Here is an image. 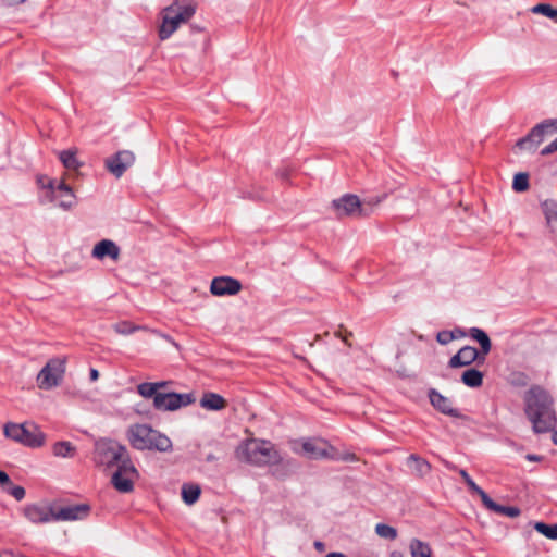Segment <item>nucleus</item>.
<instances>
[{"instance_id":"2f4dec72","label":"nucleus","mask_w":557,"mask_h":557,"mask_svg":"<svg viewBox=\"0 0 557 557\" xmlns=\"http://www.w3.org/2000/svg\"><path fill=\"white\" fill-rule=\"evenodd\" d=\"M529 174L517 173L513 177L512 189L517 193H522L529 189Z\"/></svg>"},{"instance_id":"7c9ffc66","label":"nucleus","mask_w":557,"mask_h":557,"mask_svg":"<svg viewBox=\"0 0 557 557\" xmlns=\"http://www.w3.org/2000/svg\"><path fill=\"white\" fill-rule=\"evenodd\" d=\"M531 12L545 15L550 20H557V9L548 3H539L531 9Z\"/></svg>"},{"instance_id":"dca6fc26","label":"nucleus","mask_w":557,"mask_h":557,"mask_svg":"<svg viewBox=\"0 0 557 557\" xmlns=\"http://www.w3.org/2000/svg\"><path fill=\"white\" fill-rule=\"evenodd\" d=\"M25 517L33 523H48L54 521V508L30 504L24 508Z\"/></svg>"},{"instance_id":"4be33fe9","label":"nucleus","mask_w":557,"mask_h":557,"mask_svg":"<svg viewBox=\"0 0 557 557\" xmlns=\"http://www.w3.org/2000/svg\"><path fill=\"white\" fill-rule=\"evenodd\" d=\"M226 400L216 393H205L200 399V406L207 410L219 411L226 407Z\"/></svg>"},{"instance_id":"9b49d317","label":"nucleus","mask_w":557,"mask_h":557,"mask_svg":"<svg viewBox=\"0 0 557 557\" xmlns=\"http://www.w3.org/2000/svg\"><path fill=\"white\" fill-rule=\"evenodd\" d=\"M135 162V154L131 150H120L104 161L106 169L120 178Z\"/></svg>"},{"instance_id":"39448f33","label":"nucleus","mask_w":557,"mask_h":557,"mask_svg":"<svg viewBox=\"0 0 557 557\" xmlns=\"http://www.w3.org/2000/svg\"><path fill=\"white\" fill-rule=\"evenodd\" d=\"M129 458L126 447L116 441L101 438L95 443L92 459L99 467L108 469L119 467L120 463Z\"/></svg>"},{"instance_id":"09e8293b","label":"nucleus","mask_w":557,"mask_h":557,"mask_svg":"<svg viewBox=\"0 0 557 557\" xmlns=\"http://www.w3.org/2000/svg\"><path fill=\"white\" fill-rule=\"evenodd\" d=\"M544 206L546 207V209H548V208H549V206H550L553 209H557V205H556L554 201H550V202L545 201V202H544Z\"/></svg>"},{"instance_id":"a878e982","label":"nucleus","mask_w":557,"mask_h":557,"mask_svg":"<svg viewBox=\"0 0 557 557\" xmlns=\"http://www.w3.org/2000/svg\"><path fill=\"white\" fill-rule=\"evenodd\" d=\"M52 453L55 457L72 458L76 453V447L67 441H60L53 444Z\"/></svg>"},{"instance_id":"f257e3e1","label":"nucleus","mask_w":557,"mask_h":557,"mask_svg":"<svg viewBox=\"0 0 557 557\" xmlns=\"http://www.w3.org/2000/svg\"><path fill=\"white\" fill-rule=\"evenodd\" d=\"M524 413L536 434L547 433L556 425L554 398L544 387L532 385L523 396Z\"/></svg>"},{"instance_id":"423d86ee","label":"nucleus","mask_w":557,"mask_h":557,"mask_svg":"<svg viewBox=\"0 0 557 557\" xmlns=\"http://www.w3.org/2000/svg\"><path fill=\"white\" fill-rule=\"evenodd\" d=\"M196 12L193 4L181 5L178 2L166 7L163 10L162 24L159 28V37L165 40L178 28L182 23L187 22Z\"/></svg>"},{"instance_id":"aec40b11","label":"nucleus","mask_w":557,"mask_h":557,"mask_svg":"<svg viewBox=\"0 0 557 557\" xmlns=\"http://www.w3.org/2000/svg\"><path fill=\"white\" fill-rule=\"evenodd\" d=\"M91 255L94 258L100 260L106 257L117 260L120 257V248L114 242L102 239L94 246Z\"/></svg>"},{"instance_id":"a18cd8bd","label":"nucleus","mask_w":557,"mask_h":557,"mask_svg":"<svg viewBox=\"0 0 557 557\" xmlns=\"http://www.w3.org/2000/svg\"><path fill=\"white\" fill-rule=\"evenodd\" d=\"M527 459L530 460V461H540L542 459L541 456H537V455H527Z\"/></svg>"},{"instance_id":"20e7f679","label":"nucleus","mask_w":557,"mask_h":557,"mask_svg":"<svg viewBox=\"0 0 557 557\" xmlns=\"http://www.w3.org/2000/svg\"><path fill=\"white\" fill-rule=\"evenodd\" d=\"M137 392L144 398H152L153 407L161 411H174L195 401L193 394L157 392V385L148 382L140 383Z\"/></svg>"},{"instance_id":"de8ad7c7","label":"nucleus","mask_w":557,"mask_h":557,"mask_svg":"<svg viewBox=\"0 0 557 557\" xmlns=\"http://www.w3.org/2000/svg\"><path fill=\"white\" fill-rule=\"evenodd\" d=\"M314 547L320 552L324 550V544L322 542H314Z\"/></svg>"},{"instance_id":"4c0bfd02","label":"nucleus","mask_w":557,"mask_h":557,"mask_svg":"<svg viewBox=\"0 0 557 557\" xmlns=\"http://www.w3.org/2000/svg\"><path fill=\"white\" fill-rule=\"evenodd\" d=\"M137 327L135 326H132L131 324H128L127 322H121V323H116L114 325V330L120 333V334H131L133 333Z\"/></svg>"},{"instance_id":"49530a36","label":"nucleus","mask_w":557,"mask_h":557,"mask_svg":"<svg viewBox=\"0 0 557 557\" xmlns=\"http://www.w3.org/2000/svg\"><path fill=\"white\" fill-rule=\"evenodd\" d=\"M153 384L157 385V392H159V389L164 388L168 385V382L161 381V382H154Z\"/></svg>"},{"instance_id":"f704fd0d","label":"nucleus","mask_w":557,"mask_h":557,"mask_svg":"<svg viewBox=\"0 0 557 557\" xmlns=\"http://www.w3.org/2000/svg\"><path fill=\"white\" fill-rule=\"evenodd\" d=\"M474 493L481 497L482 503L487 509L493 510L496 502H494L480 486Z\"/></svg>"},{"instance_id":"c85d7f7f","label":"nucleus","mask_w":557,"mask_h":557,"mask_svg":"<svg viewBox=\"0 0 557 557\" xmlns=\"http://www.w3.org/2000/svg\"><path fill=\"white\" fill-rule=\"evenodd\" d=\"M200 493L201 490L197 484H184L182 486V497L187 505L195 504L198 500Z\"/></svg>"},{"instance_id":"412c9836","label":"nucleus","mask_w":557,"mask_h":557,"mask_svg":"<svg viewBox=\"0 0 557 557\" xmlns=\"http://www.w3.org/2000/svg\"><path fill=\"white\" fill-rule=\"evenodd\" d=\"M0 486L3 492L13 496L16 500H22L25 497V488L14 485L9 475L2 470H0Z\"/></svg>"},{"instance_id":"f8f14e48","label":"nucleus","mask_w":557,"mask_h":557,"mask_svg":"<svg viewBox=\"0 0 557 557\" xmlns=\"http://www.w3.org/2000/svg\"><path fill=\"white\" fill-rule=\"evenodd\" d=\"M242 283L231 276L214 277L210 285V292L214 296H233L240 292Z\"/></svg>"},{"instance_id":"72a5a7b5","label":"nucleus","mask_w":557,"mask_h":557,"mask_svg":"<svg viewBox=\"0 0 557 557\" xmlns=\"http://www.w3.org/2000/svg\"><path fill=\"white\" fill-rule=\"evenodd\" d=\"M494 512L499 513L502 516H507L510 518H516L520 515V509L515 506H503L496 503L495 507L493 508Z\"/></svg>"},{"instance_id":"5701e85b","label":"nucleus","mask_w":557,"mask_h":557,"mask_svg":"<svg viewBox=\"0 0 557 557\" xmlns=\"http://www.w3.org/2000/svg\"><path fill=\"white\" fill-rule=\"evenodd\" d=\"M407 463L418 476H424L431 471V465L416 454H411L408 457Z\"/></svg>"},{"instance_id":"58836bf2","label":"nucleus","mask_w":557,"mask_h":557,"mask_svg":"<svg viewBox=\"0 0 557 557\" xmlns=\"http://www.w3.org/2000/svg\"><path fill=\"white\" fill-rule=\"evenodd\" d=\"M557 151V137L541 150V156H548Z\"/></svg>"},{"instance_id":"37998d69","label":"nucleus","mask_w":557,"mask_h":557,"mask_svg":"<svg viewBox=\"0 0 557 557\" xmlns=\"http://www.w3.org/2000/svg\"><path fill=\"white\" fill-rule=\"evenodd\" d=\"M342 460L344 461H356L357 460V456L352 453H348V454H345L343 457H342Z\"/></svg>"},{"instance_id":"2eb2a0df","label":"nucleus","mask_w":557,"mask_h":557,"mask_svg":"<svg viewBox=\"0 0 557 557\" xmlns=\"http://www.w3.org/2000/svg\"><path fill=\"white\" fill-rule=\"evenodd\" d=\"M90 507L86 504L69 505L54 509V521H75L88 516Z\"/></svg>"},{"instance_id":"bb28decb","label":"nucleus","mask_w":557,"mask_h":557,"mask_svg":"<svg viewBox=\"0 0 557 557\" xmlns=\"http://www.w3.org/2000/svg\"><path fill=\"white\" fill-rule=\"evenodd\" d=\"M60 161L69 170H77L82 166V162L76 157V150H63L59 153Z\"/></svg>"},{"instance_id":"ea45409f","label":"nucleus","mask_w":557,"mask_h":557,"mask_svg":"<svg viewBox=\"0 0 557 557\" xmlns=\"http://www.w3.org/2000/svg\"><path fill=\"white\" fill-rule=\"evenodd\" d=\"M27 0H0V4L5 8H14L25 3Z\"/></svg>"},{"instance_id":"6ab92c4d","label":"nucleus","mask_w":557,"mask_h":557,"mask_svg":"<svg viewBox=\"0 0 557 557\" xmlns=\"http://www.w3.org/2000/svg\"><path fill=\"white\" fill-rule=\"evenodd\" d=\"M478 357L479 351L476 348L472 346H465L450 358L448 366L450 368L466 367L474 362L478 359Z\"/></svg>"},{"instance_id":"a211bd4d","label":"nucleus","mask_w":557,"mask_h":557,"mask_svg":"<svg viewBox=\"0 0 557 557\" xmlns=\"http://www.w3.org/2000/svg\"><path fill=\"white\" fill-rule=\"evenodd\" d=\"M544 138L542 127L540 128L535 125L524 137L516 143V147L520 150L535 151Z\"/></svg>"},{"instance_id":"603ef678","label":"nucleus","mask_w":557,"mask_h":557,"mask_svg":"<svg viewBox=\"0 0 557 557\" xmlns=\"http://www.w3.org/2000/svg\"><path fill=\"white\" fill-rule=\"evenodd\" d=\"M552 440H553L554 444L557 445V430L553 433Z\"/></svg>"},{"instance_id":"c03bdc74","label":"nucleus","mask_w":557,"mask_h":557,"mask_svg":"<svg viewBox=\"0 0 557 557\" xmlns=\"http://www.w3.org/2000/svg\"><path fill=\"white\" fill-rule=\"evenodd\" d=\"M89 376H90V381H91V382L97 381V380H98V377H99V372H98V370H97V369H94V368H92V369H90Z\"/></svg>"},{"instance_id":"473e14b6","label":"nucleus","mask_w":557,"mask_h":557,"mask_svg":"<svg viewBox=\"0 0 557 557\" xmlns=\"http://www.w3.org/2000/svg\"><path fill=\"white\" fill-rule=\"evenodd\" d=\"M376 534L385 540H395L397 537V530L385 523H377L375 525Z\"/></svg>"},{"instance_id":"6e6552de","label":"nucleus","mask_w":557,"mask_h":557,"mask_svg":"<svg viewBox=\"0 0 557 557\" xmlns=\"http://www.w3.org/2000/svg\"><path fill=\"white\" fill-rule=\"evenodd\" d=\"M332 206L337 216L363 218L373 211V205L367 201H360L359 197L352 194H346L332 201Z\"/></svg>"},{"instance_id":"f03ea898","label":"nucleus","mask_w":557,"mask_h":557,"mask_svg":"<svg viewBox=\"0 0 557 557\" xmlns=\"http://www.w3.org/2000/svg\"><path fill=\"white\" fill-rule=\"evenodd\" d=\"M237 460L251 466L264 467L280 463L282 458L274 444L260 438H248L235 449Z\"/></svg>"},{"instance_id":"9d476101","label":"nucleus","mask_w":557,"mask_h":557,"mask_svg":"<svg viewBox=\"0 0 557 557\" xmlns=\"http://www.w3.org/2000/svg\"><path fill=\"white\" fill-rule=\"evenodd\" d=\"M65 372V360L61 358L50 359L37 375L38 386L50 389L60 384Z\"/></svg>"},{"instance_id":"1a4fd4ad","label":"nucleus","mask_w":557,"mask_h":557,"mask_svg":"<svg viewBox=\"0 0 557 557\" xmlns=\"http://www.w3.org/2000/svg\"><path fill=\"white\" fill-rule=\"evenodd\" d=\"M138 478L139 473L129 458L120 463L116 471L112 474L111 483L117 492L131 493Z\"/></svg>"},{"instance_id":"3c124183","label":"nucleus","mask_w":557,"mask_h":557,"mask_svg":"<svg viewBox=\"0 0 557 557\" xmlns=\"http://www.w3.org/2000/svg\"><path fill=\"white\" fill-rule=\"evenodd\" d=\"M553 214H554V215L556 216V219H557V211H556V212H555V211H552V213L547 212V220H548V221H550V220H552Z\"/></svg>"},{"instance_id":"393cba45","label":"nucleus","mask_w":557,"mask_h":557,"mask_svg":"<svg viewBox=\"0 0 557 557\" xmlns=\"http://www.w3.org/2000/svg\"><path fill=\"white\" fill-rule=\"evenodd\" d=\"M461 381L468 387H480L483 384V373L474 368L468 369L462 373Z\"/></svg>"},{"instance_id":"4468645a","label":"nucleus","mask_w":557,"mask_h":557,"mask_svg":"<svg viewBox=\"0 0 557 557\" xmlns=\"http://www.w3.org/2000/svg\"><path fill=\"white\" fill-rule=\"evenodd\" d=\"M333 448L323 440L312 438L302 443V451L310 459L334 458Z\"/></svg>"},{"instance_id":"0eeeda50","label":"nucleus","mask_w":557,"mask_h":557,"mask_svg":"<svg viewBox=\"0 0 557 557\" xmlns=\"http://www.w3.org/2000/svg\"><path fill=\"white\" fill-rule=\"evenodd\" d=\"M4 435L33 448L42 446L46 438L37 425L27 423H7L4 425Z\"/></svg>"},{"instance_id":"8fccbe9b","label":"nucleus","mask_w":557,"mask_h":557,"mask_svg":"<svg viewBox=\"0 0 557 557\" xmlns=\"http://www.w3.org/2000/svg\"><path fill=\"white\" fill-rule=\"evenodd\" d=\"M325 557H346V556L342 553H330Z\"/></svg>"},{"instance_id":"f3484780","label":"nucleus","mask_w":557,"mask_h":557,"mask_svg":"<svg viewBox=\"0 0 557 557\" xmlns=\"http://www.w3.org/2000/svg\"><path fill=\"white\" fill-rule=\"evenodd\" d=\"M47 187L54 193V197H61L62 199L59 201V207L64 210L71 209L75 205V196L72 188L66 185L64 182L58 184L54 188L53 181H49Z\"/></svg>"},{"instance_id":"a19ab883","label":"nucleus","mask_w":557,"mask_h":557,"mask_svg":"<svg viewBox=\"0 0 557 557\" xmlns=\"http://www.w3.org/2000/svg\"><path fill=\"white\" fill-rule=\"evenodd\" d=\"M537 127H542L544 137L553 135V132L548 127L547 123L545 121H542L541 123L536 124Z\"/></svg>"},{"instance_id":"7ed1b4c3","label":"nucleus","mask_w":557,"mask_h":557,"mask_svg":"<svg viewBox=\"0 0 557 557\" xmlns=\"http://www.w3.org/2000/svg\"><path fill=\"white\" fill-rule=\"evenodd\" d=\"M131 446L137 450L169 453L173 449L169 436L145 423L132 424L126 431Z\"/></svg>"},{"instance_id":"b1692460","label":"nucleus","mask_w":557,"mask_h":557,"mask_svg":"<svg viewBox=\"0 0 557 557\" xmlns=\"http://www.w3.org/2000/svg\"><path fill=\"white\" fill-rule=\"evenodd\" d=\"M469 335L472 339L476 341L481 346V352L483 356L487 355L491 351L492 344L488 335L479 327H471L469 330Z\"/></svg>"},{"instance_id":"cd10ccee","label":"nucleus","mask_w":557,"mask_h":557,"mask_svg":"<svg viewBox=\"0 0 557 557\" xmlns=\"http://www.w3.org/2000/svg\"><path fill=\"white\" fill-rule=\"evenodd\" d=\"M409 547L412 557H432V549L425 542L413 539Z\"/></svg>"},{"instance_id":"e433bc0d","label":"nucleus","mask_w":557,"mask_h":557,"mask_svg":"<svg viewBox=\"0 0 557 557\" xmlns=\"http://www.w3.org/2000/svg\"><path fill=\"white\" fill-rule=\"evenodd\" d=\"M455 339V335L449 331H441L436 335V341L442 345H447Z\"/></svg>"},{"instance_id":"c9c22d12","label":"nucleus","mask_w":557,"mask_h":557,"mask_svg":"<svg viewBox=\"0 0 557 557\" xmlns=\"http://www.w3.org/2000/svg\"><path fill=\"white\" fill-rule=\"evenodd\" d=\"M458 472L472 493L479 490V485L472 480V478L468 474V472L465 469H460Z\"/></svg>"},{"instance_id":"c756f323","label":"nucleus","mask_w":557,"mask_h":557,"mask_svg":"<svg viewBox=\"0 0 557 557\" xmlns=\"http://www.w3.org/2000/svg\"><path fill=\"white\" fill-rule=\"evenodd\" d=\"M534 529L550 540H557V523L547 524L545 522H536Z\"/></svg>"},{"instance_id":"ddd939ff","label":"nucleus","mask_w":557,"mask_h":557,"mask_svg":"<svg viewBox=\"0 0 557 557\" xmlns=\"http://www.w3.org/2000/svg\"><path fill=\"white\" fill-rule=\"evenodd\" d=\"M429 400L431 405L441 413L453 417V418H461L462 414L456 409L453 405V401L442 395L435 388H431L428 393Z\"/></svg>"},{"instance_id":"79ce46f5","label":"nucleus","mask_w":557,"mask_h":557,"mask_svg":"<svg viewBox=\"0 0 557 557\" xmlns=\"http://www.w3.org/2000/svg\"><path fill=\"white\" fill-rule=\"evenodd\" d=\"M548 127L550 128V131L553 132V134L557 133V117L556 119H546L544 120Z\"/></svg>"}]
</instances>
